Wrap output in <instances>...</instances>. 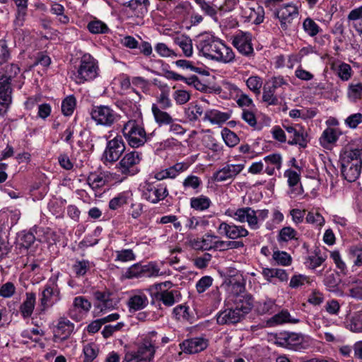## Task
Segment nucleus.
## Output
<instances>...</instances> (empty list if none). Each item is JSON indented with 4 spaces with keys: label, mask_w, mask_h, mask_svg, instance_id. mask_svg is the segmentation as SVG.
Wrapping results in <instances>:
<instances>
[{
    "label": "nucleus",
    "mask_w": 362,
    "mask_h": 362,
    "mask_svg": "<svg viewBox=\"0 0 362 362\" xmlns=\"http://www.w3.org/2000/svg\"><path fill=\"white\" fill-rule=\"evenodd\" d=\"M196 47L199 54L207 59L222 64H229L235 60V53L232 48L209 33L197 37Z\"/></svg>",
    "instance_id": "1"
},
{
    "label": "nucleus",
    "mask_w": 362,
    "mask_h": 362,
    "mask_svg": "<svg viewBox=\"0 0 362 362\" xmlns=\"http://www.w3.org/2000/svg\"><path fill=\"white\" fill-rule=\"evenodd\" d=\"M341 171L349 182L355 181L360 175L362 168V144H349L339 155Z\"/></svg>",
    "instance_id": "2"
},
{
    "label": "nucleus",
    "mask_w": 362,
    "mask_h": 362,
    "mask_svg": "<svg viewBox=\"0 0 362 362\" xmlns=\"http://www.w3.org/2000/svg\"><path fill=\"white\" fill-rule=\"evenodd\" d=\"M225 214L240 223H247L252 230L259 229L269 216L268 209L254 210L251 207H243L236 210L227 209Z\"/></svg>",
    "instance_id": "3"
},
{
    "label": "nucleus",
    "mask_w": 362,
    "mask_h": 362,
    "mask_svg": "<svg viewBox=\"0 0 362 362\" xmlns=\"http://www.w3.org/2000/svg\"><path fill=\"white\" fill-rule=\"evenodd\" d=\"M157 333L148 332L142 339L136 351H129L125 354L127 362H151L156 353Z\"/></svg>",
    "instance_id": "4"
},
{
    "label": "nucleus",
    "mask_w": 362,
    "mask_h": 362,
    "mask_svg": "<svg viewBox=\"0 0 362 362\" xmlns=\"http://www.w3.org/2000/svg\"><path fill=\"white\" fill-rule=\"evenodd\" d=\"M122 132L128 144L132 148L143 146L147 141L146 133L139 119H130L123 127Z\"/></svg>",
    "instance_id": "5"
},
{
    "label": "nucleus",
    "mask_w": 362,
    "mask_h": 362,
    "mask_svg": "<svg viewBox=\"0 0 362 362\" xmlns=\"http://www.w3.org/2000/svg\"><path fill=\"white\" fill-rule=\"evenodd\" d=\"M279 343L288 349L301 351L312 346L313 340L311 337L297 333H287L280 338Z\"/></svg>",
    "instance_id": "6"
},
{
    "label": "nucleus",
    "mask_w": 362,
    "mask_h": 362,
    "mask_svg": "<svg viewBox=\"0 0 362 362\" xmlns=\"http://www.w3.org/2000/svg\"><path fill=\"white\" fill-rule=\"evenodd\" d=\"M142 159L141 153L132 151L126 153L117 165L118 170L124 175L132 176L139 172V165Z\"/></svg>",
    "instance_id": "7"
},
{
    "label": "nucleus",
    "mask_w": 362,
    "mask_h": 362,
    "mask_svg": "<svg viewBox=\"0 0 362 362\" xmlns=\"http://www.w3.org/2000/svg\"><path fill=\"white\" fill-rule=\"evenodd\" d=\"M125 151V144L120 135L110 139L102 156L104 163H113L118 160Z\"/></svg>",
    "instance_id": "8"
},
{
    "label": "nucleus",
    "mask_w": 362,
    "mask_h": 362,
    "mask_svg": "<svg viewBox=\"0 0 362 362\" xmlns=\"http://www.w3.org/2000/svg\"><path fill=\"white\" fill-rule=\"evenodd\" d=\"M244 164H226L216 170L212 175L211 180L216 182H231L244 169Z\"/></svg>",
    "instance_id": "9"
},
{
    "label": "nucleus",
    "mask_w": 362,
    "mask_h": 362,
    "mask_svg": "<svg viewBox=\"0 0 362 362\" xmlns=\"http://www.w3.org/2000/svg\"><path fill=\"white\" fill-rule=\"evenodd\" d=\"M227 305L238 311L242 317L247 314L253 307V299L249 294L228 295Z\"/></svg>",
    "instance_id": "10"
},
{
    "label": "nucleus",
    "mask_w": 362,
    "mask_h": 362,
    "mask_svg": "<svg viewBox=\"0 0 362 362\" xmlns=\"http://www.w3.org/2000/svg\"><path fill=\"white\" fill-rule=\"evenodd\" d=\"M168 194L165 186L158 184L146 183L142 193L143 197L153 204L164 199Z\"/></svg>",
    "instance_id": "11"
},
{
    "label": "nucleus",
    "mask_w": 362,
    "mask_h": 362,
    "mask_svg": "<svg viewBox=\"0 0 362 362\" xmlns=\"http://www.w3.org/2000/svg\"><path fill=\"white\" fill-rule=\"evenodd\" d=\"M219 235L226 236L229 239H238L248 235L249 232L243 226H237L234 223H228L222 221L217 228Z\"/></svg>",
    "instance_id": "12"
},
{
    "label": "nucleus",
    "mask_w": 362,
    "mask_h": 362,
    "mask_svg": "<svg viewBox=\"0 0 362 362\" xmlns=\"http://www.w3.org/2000/svg\"><path fill=\"white\" fill-rule=\"evenodd\" d=\"M299 5L294 3L284 4L277 11L276 16L280 21L281 27L286 28L287 24L298 16Z\"/></svg>",
    "instance_id": "13"
},
{
    "label": "nucleus",
    "mask_w": 362,
    "mask_h": 362,
    "mask_svg": "<svg viewBox=\"0 0 362 362\" xmlns=\"http://www.w3.org/2000/svg\"><path fill=\"white\" fill-rule=\"evenodd\" d=\"M116 114L107 106H100L92 111V119L97 124L110 126L115 121Z\"/></svg>",
    "instance_id": "14"
},
{
    "label": "nucleus",
    "mask_w": 362,
    "mask_h": 362,
    "mask_svg": "<svg viewBox=\"0 0 362 362\" xmlns=\"http://www.w3.org/2000/svg\"><path fill=\"white\" fill-rule=\"evenodd\" d=\"M241 16L245 21L259 25L264 21V11L263 7L258 4H255L254 6H242Z\"/></svg>",
    "instance_id": "15"
},
{
    "label": "nucleus",
    "mask_w": 362,
    "mask_h": 362,
    "mask_svg": "<svg viewBox=\"0 0 362 362\" xmlns=\"http://www.w3.org/2000/svg\"><path fill=\"white\" fill-rule=\"evenodd\" d=\"M59 291L57 288L55 281H51L49 280V284L45 286V289L42 292L40 303L42 309H46L57 301L59 299Z\"/></svg>",
    "instance_id": "16"
},
{
    "label": "nucleus",
    "mask_w": 362,
    "mask_h": 362,
    "mask_svg": "<svg viewBox=\"0 0 362 362\" xmlns=\"http://www.w3.org/2000/svg\"><path fill=\"white\" fill-rule=\"evenodd\" d=\"M283 127L289 135V144L306 146L307 134L299 125L284 124Z\"/></svg>",
    "instance_id": "17"
},
{
    "label": "nucleus",
    "mask_w": 362,
    "mask_h": 362,
    "mask_svg": "<svg viewBox=\"0 0 362 362\" xmlns=\"http://www.w3.org/2000/svg\"><path fill=\"white\" fill-rule=\"evenodd\" d=\"M251 34L247 32H238L233 39V46L243 54L248 55L252 52Z\"/></svg>",
    "instance_id": "18"
},
{
    "label": "nucleus",
    "mask_w": 362,
    "mask_h": 362,
    "mask_svg": "<svg viewBox=\"0 0 362 362\" xmlns=\"http://www.w3.org/2000/svg\"><path fill=\"white\" fill-rule=\"evenodd\" d=\"M189 167V163L186 162L177 163L173 166L157 172L154 177L157 180H163L168 178L174 179L180 173L186 171Z\"/></svg>",
    "instance_id": "19"
},
{
    "label": "nucleus",
    "mask_w": 362,
    "mask_h": 362,
    "mask_svg": "<svg viewBox=\"0 0 362 362\" xmlns=\"http://www.w3.org/2000/svg\"><path fill=\"white\" fill-rule=\"evenodd\" d=\"M208 346V341L202 337H196L184 341L180 344L182 351L187 354H196L204 350Z\"/></svg>",
    "instance_id": "20"
},
{
    "label": "nucleus",
    "mask_w": 362,
    "mask_h": 362,
    "mask_svg": "<svg viewBox=\"0 0 362 362\" xmlns=\"http://www.w3.org/2000/svg\"><path fill=\"white\" fill-rule=\"evenodd\" d=\"M284 176L288 179V184L290 187L289 194L291 197L301 196L303 193L302 186L300 185V175L293 170H287L284 173Z\"/></svg>",
    "instance_id": "21"
},
{
    "label": "nucleus",
    "mask_w": 362,
    "mask_h": 362,
    "mask_svg": "<svg viewBox=\"0 0 362 362\" xmlns=\"http://www.w3.org/2000/svg\"><path fill=\"white\" fill-rule=\"evenodd\" d=\"M148 304L146 295L140 290L133 291L129 297L127 305L129 311H137L145 308Z\"/></svg>",
    "instance_id": "22"
},
{
    "label": "nucleus",
    "mask_w": 362,
    "mask_h": 362,
    "mask_svg": "<svg viewBox=\"0 0 362 362\" xmlns=\"http://www.w3.org/2000/svg\"><path fill=\"white\" fill-rule=\"evenodd\" d=\"M95 309L94 313L96 315L106 313L113 308L112 301L110 299V295L106 293H95Z\"/></svg>",
    "instance_id": "23"
},
{
    "label": "nucleus",
    "mask_w": 362,
    "mask_h": 362,
    "mask_svg": "<svg viewBox=\"0 0 362 362\" xmlns=\"http://www.w3.org/2000/svg\"><path fill=\"white\" fill-rule=\"evenodd\" d=\"M341 134L339 128L327 127L319 139L320 144L322 147L328 148L338 141Z\"/></svg>",
    "instance_id": "24"
},
{
    "label": "nucleus",
    "mask_w": 362,
    "mask_h": 362,
    "mask_svg": "<svg viewBox=\"0 0 362 362\" xmlns=\"http://www.w3.org/2000/svg\"><path fill=\"white\" fill-rule=\"evenodd\" d=\"M218 313L216 320L219 325H230L238 322L243 317L238 311L235 310L231 305Z\"/></svg>",
    "instance_id": "25"
},
{
    "label": "nucleus",
    "mask_w": 362,
    "mask_h": 362,
    "mask_svg": "<svg viewBox=\"0 0 362 362\" xmlns=\"http://www.w3.org/2000/svg\"><path fill=\"white\" fill-rule=\"evenodd\" d=\"M20 71L21 69L17 64H6L0 71V84L11 86V81L20 74Z\"/></svg>",
    "instance_id": "26"
},
{
    "label": "nucleus",
    "mask_w": 362,
    "mask_h": 362,
    "mask_svg": "<svg viewBox=\"0 0 362 362\" xmlns=\"http://www.w3.org/2000/svg\"><path fill=\"white\" fill-rule=\"evenodd\" d=\"M164 262H150L144 265V275L149 277L166 276L171 274L170 269L163 268Z\"/></svg>",
    "instance_id": "27"
},
{
    "label": "nucleus",
    "mask_w": 362,
    "mask_h": 362,
    "mask_svg": "<svg viewBox=\"0 0 362 362\" xmlns=\"http://www.w3.org/2000/svg\"><path fill=\"white\" fill-rule=\"evenodd\" d=\"M74 330V325L64 318L61 319L54 329V337L61 341L66 339Z\"/></svg>",
    "instance_id": "28"
},
{
    "label": "nucleus",
    "mask_w": 362,
    "mask_h": 362,
    "mask_svg": "<svg viewBox=\"0 0 362 362\" xmlns=\"http://www.w3.org/2000/svg\"><path fill=\"white\" fill-rule=\"evenodd\" d=\"M156 298L165 306H172L180 298V292L177 290H167L157 292Z\"/></svg>",
    "instance_id": "29"
},
{
    "label": "nucleus",
    "mask_w": 362,
    "mask_h": 362,
    "mask_svg": "<svg viewBox=\"0 0 362 362\" xmlns=\"http://www.w3.org/2000/svg\"><path fill=\"white\" fill-rule=\"evenodd\" d=\"M262 275L266 280L273 283L274 279L281 282L287 281L288 279L286 270L279 268H264L262 270Z\"/></svg>",
    "instance_id": "30"
},
{
    "label": "nucleus",
    "mask_w": 362,
    "mask_h": 362,
    "mask_svg": "<svg viewBox=\"0 0 362 362\" xmlns=\"http://www.w3.org/2000/svg\"><path fill=\"white\" fill-rule=\"evenodd\" d=\"M12 88L0 84V115L5 113L12 101Z\"/></svg>",
    "instance_id": "31"
},
{
    "label": "nucleus",
    "mask_w": 362,
    "mask_h": 362,
    "mask_svg": "<svg viewBox=\"0 0 362 362\" xmlns=\"http://www.w3.org/2000/svg\"><path fill=\"white\" fill-rule=\"evenodd\" d=\"M26 298L20 305L19 310L24 319L29 318L34 310L35 305V294L34 293H26Z\"/></svg>",
    "instance_id": "32"
},
{
    "label": "nucleus",
    "mask_w": 362,
    "mask_h": 362,
    "mask_svg": "<svg viewBox=\"0 0 362 362\" xmlns=\"http://www.w3.org/2000/svg\"><path fill=\"white\" fill-rule=\"evenodd\" d=\"M347 21L359 35H362V5L351 10L347 16Z\"/></svg>",
    "instance_id": "33"
},
{
    "label": "nucleus",
    "mask_w": 362,
    "mask_h": 362,
    "mask_svg": "<svg viewBox=\"0 0 362 362\" xmlns=\"http://www.w3.org/2000/svg\"><path fill=\"white\" fill-rule=\"evenodd\" d=\"M281 156L279 154L274 153L267 156L264 158V160L267 164L265 173L269 175H273L275 170L280 169L281 166Z\"/></svg>",
    "instance_id": "34"
},
{
    "label": "nucleus",
    "mask_w": 362,
    "mask_h": 362,
    "mask_svg": "<svg viewBox=\"0 0 362 362\" xmlns=\"http://www.w3.org/2000/svg\"><path fill=\"white\" fill-rule=\"evenodd\" d=\"M211 204V199L203 194L190 199V206L195 211H206L210 207Z\"/></svg>",
    "instance_id": "35"
},
{
    "label": "nucleus",
    "mask_w": 362,
    "mask_h": 362,
    "mask_svg": "<svg viewBox=\"0 0 362 362\" xmlns=\"http://www.w3.org/2000/svg\"><path fill=\"white\" fill-rule=\"evenodd\" d=\"M175 43L180 47L186 57H191L193 54V45L192 40L186 36H178L175 39Z\"/></svg>",
    "instance_id": "36"
},
{
    "label": "nucleus",
    "mask_w": 362,
    "mask_h": 362,
    "mask_svg": "<svg viewBox=\"0 0 362 362\" xmlns=\"http://www.w3.org/2000/svg\"><path fill=\"white\" fill-rule=\"evenodd\" d=\"M205 118L213 124H221L230 118V115L217 110H211L205 112Z\"/></svg>",
    "instance_id": "37"
},
{
    "label": "nucleus",
    "mask_w": 362,
    "mask_h": 362,
    "mask_svg": "<svg viewBox=\"0 0 362 362\" xmlns=\"http://www.w3.org/2000/svg\"><path fill=\"white\" fill-rule=\"evenodd\" d=\"M202 141L205 147L214 152L218 153L223 149V146L217 142L209 129L204 132Z\"/></svg>",
    "instance_id": "38"
},
{
    "label": "nucleus",
    "mask_w": 362,
    "mask_h": 362,
    "mask_svg": "<svg viewBox=\"0 0 362 362\" xmlns=\"http://www.w3.org/2000/svg\"><path fill=\"white\" fill-rule=\"evenodd\" d=\"M90 78V62L86 59L81 64L75 74V81L77 83H83Z\"/></svg>",
    "instance_id": "39"
},
{
    "label": "nucleus",
    "mask_w": 362,
    "mask_h": 362,
    "mask_svg": "<svg viewBox=\"0 0 362 362\" xmlns=\"http://www.w3.org/2000/svg\"><path fill=\"white\" fill-rule=\"evenodd\" d=\"M346 96L351 103H356L362 98V83H350L347 88Z\"/></svg>",
    "instance_id": "40"
},
{
    "label": "nucleus",
    "mask_w": 362,
    "mask_h": 362,
    "mask_svg": "<svg viewBox=\"0 0 362 362\" xmlns=\"http://www.w3.org/2000/svg\"><path fill=\"white\" fill-rule=\"evenodd\" d=\"M151 110L156 122L159 125L170 124L173 121L172 117L159 108L157 104L152 105Z\"/></svg>",
    "instance_id": "41"
},
{
    "label": "nucleus",
    "mask_w": 362,
    "mask_h": 362,
    "mask_svg": "<svg viewBox=\"0 0 362 362\" xmlns=\"http://www.w3.org/2000/svg\"><path fill=\"white\" fill-rule=\"evenodd\" d=\"M209 224V221L205 217H187L185 223V228L189 230L205 229Z\"/></svg>",
    "instance_id": "42"
},
{
    "label": "nucleus",
    "mask_w": 362,
    "mask_h": 362,
    "mask_svg": "<svg viewBox=\"0 0 362 362\" xmlns=\"http://www.w3.org/2000/svg\"><path fill=\"white\" fill-rule=\"evenodd\" d=\"M74 307L76 311H78L81 315L77 320H80L83 315H87L90 308V302L83 296H78L74 298Z\"/></svg>",
    "instance_id": "43"
},
{
    "label": "nucleus",
    "mask_w": 362,
    "mask_h": 362,
    "mask_svg": "<svg viewBox=\"0 0 362 362\" xmlns=\"http://www.w3.org/2000/svg\"><path fill=\"white\" fill-rule=\"evenodd\" d=\"M312 282L313 280L310 276L301 274H296L291 276L289 286L291 288L296 289L305 285H310Z\"/></svg>",
    "instance_id": "44"
},
{
    "label": "nucleus",
    "mask_w": 362,
    "mask_h": 362,
    "mask_svg": "<svg viewBox=\"0 0 362 362\" xmlns=\"http://www.w3.org/2000/svg\"><path fill=\"white\" fill-rule=\"evenodd\" d=\"M228 291L229 295H245V284L243 279H230L229 284L228 285Z\"/></svg>",
    "instance_id": "45"
},
{
    "label": "nucleus",
    "mask_w": 362,
    "mask_h": 362,
    "mask_svg": "<svg viewBox=\"0 0 362 362\" xmlns=\"http://www.w3.org/2000/svg\"><path fill=\"white\" fill-rule=\"evenodd\" d=\"M228 291L229 295H245V284L243 279H230L229 284L228 285Z\"/></svg>",
    "instance_id": "46"
},
{
    "label": "nucleus",
    "mask_w": 362,
    "mask_h": 362,
    "mask_svg": "<svg viewBox=\"0 0 362 362\" xmlns=\"http://www.w3.org/2000/svg\"><path fill=\"white\" fill-rule=\"evenodd\" d=\"M272 259L278 265L287 267L292 262L291 256L284 251L274 250L272 254Z\"/></svg>",
    "instance_id": "47"
},
{
    "label": "nucleus",
    "mask_w": 362,
    "mask_h": 362,
    "mask_svg": "<svg viewBox=\"0 0 362 362\" xmlns=\"http://www.w3.org/2000/svg\"><path fill=\"white\" fill-rule=\"evenodd\" d=\"M221 137L226 145L230 148L235 146L240 142L238 135L228 128H223L221 130Z\"/></svg>",
    "instance_id": "48"
},
{
    "label": "nucleus",
    "mask_w": 362,
    "mask_h": 362,
    "mask_svg": "<svg viewBox=\"0 0 362 362\" xmlns=\"http://www.w3.org/2000/svg\"><path fill=\"white\" fill-rule=\"evenodd\" d=\"M325 258L318 252H314L309 255L305 261V265L308 269H315L320 267L324 262Z\"/></svg>",
    "instance_id": "49"
},
{
    "label": "nucleus",
    "mask_w": 362,
    "mask_h": 362,
    "mask_svg": "<svg viewBox=\"0 0 362 362\" xmlns=\"http://www.w3.org/2000/svg\"><path fill=\"white\" fill-rule=\"evenodd\" d=\"M337 75L343 81H348L353 75L351 66L345 62H341L336 68Z\"/></svg>",
    "instance_id": "50"
},
{
    "label": "nucleus",
    "mask_w": 362,
    "mask_h": 362,
    "mask_svg": "<svg viewBox=\"0 0 362 362\" xmlns=\"http://www.w3.org/2000/svg\"><path fill=\"white\" fill-rule=\"evenodd\" d=\"M305 221L306 223L319 228H321L325 223L324 217L317 211H309L305 217Z\"/></svg>",
    "instance_id": "51"
},
{
    "label": "nucleus",
    "mask_w": 362,
    "mask_h": 362,
    "mask_svg": "<svg viewBox=\"0 0 362 362\" xmlns=\"http://www.w3.org/2000/svg\"><path fill=\"white\" fill-rule=\"evenodd\" d=\"M275 301L271 298L259 300L256 309L259 314L272 313L274 311Z\"/></svg>",
    "instance_id": "52"
},
{
    "label": "nucleus",
    "mask_w": 362,
    "mask_h": 362,
    "mask_svg": "<svg viewBox=\"0 0 362 362\" xmlns=\"http://www.w3.org/2000/svg\"><path fill=\"white\" fill-rule=\"evenodd\" d=\"M272 322L276 324L291 323L296 324L299 320L291 316L287 310H282L279 313L274 315L272 318Z\"/></svg>",
    "instance_id": "53"
},
{
    "label": "nucleus",
    "mask_w": 362,
    "mask_h": 362,
    "mask_svg": "<svg viewBox=\"0 0 362 362\" xmlns=\"http://www.w3.org/2000/svg\"><path fill=\"white\" fill-rule=\"evenodd\" d=\"M144 275V265L134 264L129 267L124 273L123 276L126 279H134L143 276Z\"/></svg>",
    "instance_id": "54"
},
{
    "label": "nucleus",
    "mask_w": 362,
    "mask_h": 362,
    "mask_svg": "<svg viewBox=\"0 0 362 362\" xmlns=\"http://www.w3.org/2000/svg\"><path fill=\"white\" fill-rule=\"evenodd\" d=\"M114 255L115 262H127L133 261L136 258L134 252L130 249L116 250Z\"/></svg>",
    "instance_id": "55"
},
{
    "label": "nucleus",
    "mask_w": 362,
    "mask_h": 362,
    "mask_svg": "<svg viewBox=\"0 0 362 362\" xmlns=\"http://www.w3.org/2000/svg\"><path fill=\"white\" fill-rule=\"evenodd\" d=\"M304 31L311 37L317 35L320 31L319 25L310 18H307L303 23Z\"/></svg>",
    "instance_id": "56"
},
{
    "label": "nucleus",
    "mask_w": 362,
    "mask_h": 362,
    "mask_svg": "<svg viewBox=\"0 0 362 362\" xmlns=\"http://www.w3.org/2000/svg\"><path fill=\"white\" fill-rule=\"evenodd\" d=\"M262 83V78L258 76H251L246 81L248 88L255 94L260 93Z\"/></svg>",
    "instance_id": "57"
},
{
    "label": "nucleus",
    "mask_w": 362,
    "mask_h": 362,
    "mask_svg": "<svg viewBox=\"0 0 362 362\" xmlns=\"http://www.w3.org/2000/svg\"><path fill=\"white\" fill-rule=\"evenodd\" d=\"M173 98L177 105H185L191 98V93L185 89H177L173 93Z\"/></svg>",
    "instance_id": "58"
},
{
    "label": "nucleus",
    "mask_w": 362,
    "mask_h": 362,
    "mask_svg": "<svg viewBox=\"0 0 362 362\" xmlns=\"http://www.w3.org/2000/svg\"><path fill=\"white\" fill-rule=\"evenodd\" d=\"M166 90H163L160 94L157 97L156 103L159 108L163 110L168 109L172 107L173 104L169 98L168 87Z\"/></svg>",
    "instance_id": "59"
},
{
    "label": "nucleus",
    "mask_w": 362,
    "mask_h": 362,
    "mask_svg": "<svg viewBox=\"0 0 362 362\" xmlns=\"http://www.w3.org/2000/svg\"><path fill=\"white\" fill-rule=\"evenodd\" d=\"M348 284L356 286L350 289V296L354 298L362 299V280L356 278L350 279Z\"/></svg>",
    "instance_id": "60"
},
{
    "label": "nucleus",
    "mask_w": 362,
    "mask_h": 362,
    "mask_svg": "<svg viewBox=\"0 0 362 362\" xmlns=\"http://www.w3.org/2000/svg\"><path fill=\"white\" fill-rule=\"evenodd\" d=\"M76 106V99L74 96L66 97L62 103V111L65 116L72 115Z\"/></svg>",
    "instance_id": "61"
},
{
    "label": "nucleus",
    "mask_w": 362,
    "mask_h": 362,
    "mask_svg": "<svg viewBox=\"0 0 362 362\" xmlns=\"http://www.w3.org/2000/svg\"><path fill=\"white\" fill-rule=\"evenodd\" d=\"M297 232L291 227L283 228L279 234V240L288 242L291 240L296 239Z\"/></svg>",
    "instance_id": "62"
},
{
    "label": "nucleus",
    "mask_w": 362,
    "mask_h": 362,
    "mask_svg": "<svg viewBox=\"0 0 362 362\" xmlns=\"http://www.w3.org/2000/svg\"><path fill=\"white\" fill-rule=\"evenodd\" d=\"M349 254L350 257L354 259V266H362V247L352 246L349 249Z\"/></svg>",
    "instance_id": "63"
},
{
    "label": "nucleus",
    "mask_w": 362,
    "mask_h": 362,
    "mask_svg": "<svg viewBox=\"0 0 362 362\" xmlns=\"http://www.w3.org/2000/svg\"><path fill=\"white\" fill-rule=\"evenodd\" d=\"M202 184V180L193 175H188L182 182L183 187L187 188H191L193 189H197Z\"/></svg>",
    "instance_id": "64"
}]
</instances>
